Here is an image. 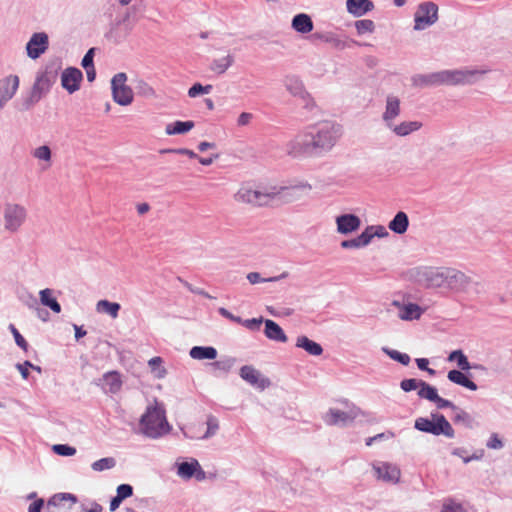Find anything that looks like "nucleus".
<instances>
[{"mask_svg": "<svg viewBox=\"0 0 512 512\" xmlns=\"http://www.w3.org/2000/svg\"><path fill=\"white\" fill-rule=\"evenodd\" d=\"M312 186L308 182H302L290 187H272L270 191L276 192L275 200L282 203H290L301 197V192L311 191Z\"/></svg>", "mask_w": 512, "mask_h": 512, "instance_id": "nucleus-11", "label": "nucleus"}, {"mask_svg": "<svg viewBox=\"0 0 512 512\" xmlns=\"http://www.w3.org/2000/svg\"><path fill=\"white\" fill-rule=\"evenodd\" d=\"M15 367L20 372L22 378L26 380L29 377V370L28 369L30 367H33V364L30 361L26 360L23 363H17L15 365Z\"/></svg>", "mask_w": 512, "mask_h": 512, "instance_id": "nucleus-61", "label": "nucleus"}, {"mask_svg": "<svg viewBox=\"0 0 512 512\" xmlns=\"http://www.w3.org/2000/svg\"><path fill=\"white\" fill-rule=\"evenodd\" d=\"M417 394L420 398L429 400L431 402H434L438 396L437 389L425 381H422Z\"/></svg>", "mask_w": 512, "mask_h": 512, "instance_id": "nucleus-43", "label": "nucleus"}, {"mask_svg": "<svg viewBox=\"0 0 512 512\" xmlns=\"http://www.w3.org/2000/svg\"><path fill=\"white\" fill-rule=\"evenodd\" d=\"M422 381L423 380H418L414 378L404 379L400 382V388L404 392H410L416 389L419 390Z\"/></svg>", "mask_w": 512, "mask_h": 512, "instance_id": "nucleus-51", "label": "nucleus"}, {"mask_svg": "<svg viewBox=\"0 0 512 512\" xmlns=\"http://www.w3.org/2000/svg\"><path fill=\"white\" fill-rule=\"evenodd\" d=\"M441 512H465V509L460 503L449 500L443 504Z\"/></svg>", "mask_w": 512, "mask_h": 512, "instance_id": "nucleus-59", "label": "nucleus"}, {"mask_svg": "<svg viewBox=\"0 0 512 512\" xmlns=\"http://www.w3.org/2000/svg\"><path fill=\"white\" fill-rule=\"evenodd\" d=\"M78 502L77 497L71 493H57L46 503L47 512H73Z\"/></svg>", "mask_w": 512, "mask_h": 512, "instance_id": "nucleus-12", "label": "nucleus"}, {"mask_svg": "<svg viewBox=\"0 0 512 512\" xmlns=\"http://www.w3.org/2000/svg\"><path fill=\"white\" fill-rule=\"evenodd\" d=\"M212 88L213 87L210 84L203 86L201 83H195L189 88L188 96L190 98H195L200 95L209 94Z\"/></svg>", "mask_w": 512, "mask_h": 512, "instance_id": "nucleus-48", "label": "nucleus"}, {"mask_svg": "<svg viewBox=\"0 0 512 512\" xmlns=\"http://www.w3.org/2000/svg\"><path fill=\"white\" fill-rule=\"evenodd\" d=\"M291 27L300 34H307L313 30L314 24L308 14L299 13L292 18Z\"/></svg>", "mask_w": 512, "mask_h": 512, "instance_id": "nucleus-24", "label": "nucleus"}, {"mask_svg": "<svg viewBox=\"0 0 512 512\" xmlns=\"http://www.w3.org/2000/svg\"><path fill=\"white\" fill-rule=\"evenodd\" d=\"M337 231L347 235L360 228L361 220L355 214H342L336 218Z\"/></svg>", "mask_w": 512, "mask_h": 512, "instance_id": "nucleus-20", "label": "nucleus"}, {"mask_svg": "<svg viewBox=\"0 0 512 512\" xmlns=\"http://www.w3.org/2000/svg\"><path fill=\"white\" fill-rule=\"evenodd\" d=\"M288 275H289L288 272H283L282 274H280L278 276L262 278L260 273L250 272L247 274V280L249 281L250 284L254 285V284L265 283V282H277L281 279L287 278Z\"/></svg>", "mask_w": 512, "mask_h": 512, "instance_id": "nucleus-42", "label": "nucleus"}, {"mask_svg": "<svg viewBox=\"0 0 512 512\" xmlns=\"http://www.w3.org/2000/svg\"><path fill=\"white\" fill-rule=\"evenodd\" d=\"M265 323V336L273 341L285 343L288 338L284 333L283 329L273 320L267 319Z\"/></svg>", "mask_w": 512, "mask_h": 512, "instance_id": "nucleus-29", "label": "nucleus"}, {"mask_svg": "<svg viewBox=\"0 0 512 512\" xmlns=\"http://www.w3.org/2000/svg\"><path fill=\"white\" fill-rule=\"evenodd\" d=\"M116 495L124 500L133 495V487L130 484H120L117 487Z\"/></svg>", "mask_w": 512, "mask_h": 512, "instance_id": "nucleus-60", "label": "nucleus"}, {"mask_svg": "<svg viewBox=\"0 0 512 512\" xmlns=\"http://www.w3.org/2000/svg\"><path fill=\"white\" fill-rule=\"evenodd\" d=\"M136 89L140 95L145 97H153L155 95L154 89L143 80L138 82Z\"/></svg>", "mask_w": 512, "mask_h": 512, "instance_id": "nucleus-57", "label": "nucleus"}, {"mask_svg": "<svg viewBox=\"0 0 512 512\" xmlns=\"http://www.w3.org/2000/svg\"><path fill=\"white\" fill-rule=\"evenodd\" d=\"M448 360L449 361H456L457 362V366L462 371H468V370H470L472 368L480 369V370H484L485 369L484 366H482L480 364H475L474 366H471V364L468 361L467 356L463 353L462 350H454V351H452L449 354Z\"/></svg>", "mask_w": 512, "mask_h": 512, "instance_id": "nucleus-34", "label": "nucleus"}, {"mask_svg": "<svg viewBox=\"0 0 512 512\" xmlns=\"http://www.w3.org/2000/svg\"><path fill=\"white\" fill-rule=\"evenodd\" d=\"M487 73V70L477 69H453L438 71L439 83L441 85H469L478 81L479 76Z\"/></svg>", "mask_w": 512, "mask_h": 512, "instance_id": "nucleus-5", "label": "nucleus"}, {"mask_svg": "<svg viewBox=\"0 0 512 512\" xmlns=\"http://www.w3.org/2000/svg\"><path fill=\"white\" fill-rule=\"evenodd\" d=\"M264 322L263 318H252V319H246L242 320V324L244 327L251 331H258Z\"/></svg>", "mask_w": 512, "mask_h": 512, "instance_id": "nucleus-58", "label": "nucleus"}, {"mask_svg": "<svg viewBox=\"0 0 512 512\" xmlns=\"http://www.w3.org/2000/svg\"><path fill=\"white\" fill-rule=\"evenodd\" d=\"M193 121H175L166 125L165 132L167 135L185 134L194 127Z\"/></svg>", "mask_w": 512, "mask_h": 512, "instance_id": "nucleus-39", "label": "nucleus"}, {"mask_svg": "<svg viewBox=\"0 0 512 512\" xmlns=\"http://www.w3.org/2000/svg\"><path fill=\"white\" fill-rule=\"evenodd\" d=\"M276 192L269 189L257 190L249 185H243L235 193L234 200L239 203L253 206H268L275 201Z\"/></svg>", "mask_w": 512, "mask_h": 512, "instance_id": "nucleus-6", "label": "nucleus"}, {"mask_svg": "<svg viewBox=\"0 0 512 512\" xmlns=\"http://www.w3.org/2000/svg\"><path fill=\"white\" fill-rule=\"evenodd\" d=\"M409 227V218L403 211H399L389 222L388 228L396 234H404Z\"/></svg>", "mask_w": 512, "mask_h": 512, "instance_id": "nucleus-32", "label": "nucleus"}, {"mask_svg": "<svg viewBox=\"0 0 512 512\" xmlns=\"http://www.w3.org/2000/svg\"><path fill=\"white\" fill-rule=\"evenodd\" d=\"M382 350L392 360L397 361V362L401 363L402 365L407 366L411 361L410 356L406 353H402V352H400L398 350H394V349H389L387 347L382 348Z\"/></svg>", "mask_w": 512, "mask_h": 512, "instance_id": "nucleus-45", "label": "nucleus"}, {"mask_svg": "<svg viewBox=\"0 0 512 512\" xmlns=\"http://www.w3.org/2000/svg\"><path fill=\"white\" fill-rule=\"evenodd\" d=\"M486 446L489 449H501L503 447V442L496 433H493L487 441Z\"/></svg>", "mask_w": 512, "mask_h": 512, "instance_id": "nucleus-62", "label": "nucleus"}, {"mask_svg": "<svg viewBox=\"0 0 512 512\" xmlns=\"http://www.w3.org/2000/svg\"><path fill=\"white\" fill-rule=\"evenodd\" d=\"M162 362L161 357H153L148 362L151 371L157 378H163L166 375V370L162 367Z\"/></svg>", "mask_w": 512, "mask_h": 512, "instance_id": "nucleus-49", "label": "nucleus"}, {"mask_svg": "<svg viewBox=\"0 0 512 512\" xmlns=\"http://www.w3.org/2000/svg\"><path fill=\"white\" fill-rule=\"evenodd\" d=\"M49 46V38L45 32L34 33L26 44L28 57L31 59L39 58Z\"/></svg>", "mask_w": 512, "mask_h": 512, "instance_id": "nucleus-14", "label": "nucleus"}, {"mask_svg": "<svg viewBox=\"0 0 512 512\" xmlns=\"http://www.w3.org/2000/svg\"><path fill=\"white\" fill-rule=\"evenodd\" d=\"M53 74L45 72L36 78V81L32 87L33 100L41 99L42 93L49 90L52 82Z\"/></svg>", "mask_w": 512, "mask_h": 512, "instance_id": "nucleus-30", "label": "nucleus"}, {"mask_svg": "<svg viewBox=\"0 0 512 512\" xmlns=\"http://www.w3.org/2000/svg\"><path fill=\"white\" fill-rule=\"evenodd\" d=\"M237 362V359L235 357L231 356H225L221 358L220 360L214 361L210 363V366L212 367L214 371V375L218 376L217 372L221 373H228L231 371V369L235 366Z\"/></svg>", "mask_w": 512, "mask_h": 512, "instance_id": "nucleus-37", "label": "nucleus"}, {"mask_svg": "<svg viewBox=\"0 0 512 512\" xmlns=\"http://www.w3.org/2000/svg\"><path fill=\"white\" fill-rule=\"evenodd\" d=\"M347 11L355 17H361L374 8L371 0H347Z\"/></svg>", "mask_w": 512, "mask_h": 512, "instance_id": "nucleus-26", "label": "nucleus"}, {"mask_svg": "<svg viewBox=\"0 0 512 512\" xmlns=\"http://www.w3.org/2000/svg\"><path fill=\"white\" fill-rule=\"evenodd\" d=\"M4 227L11 233L17 232L24 224L27 211L25 207L16 203H7L3 212Z\"/></svg>", "mask_w": 512, "mask_h": 512, "instance_id": "nucleus-8", "label": "nucleus"}, {"mask_svg": "<svg viewBox=\"0 0 512 512\" xmlns=\"http://www.w3.org/2000/svg\"><path fill=\"white\" fill-rule=\"evenodd\" d=\"M33 156L39 160L50 161L51 149L47 145L40 146L33 151Z\"/></svg>", "mask_w": 512, "mask_h": 512, "instance_id": "nucleus-52", "label": "nucleus"}, {"mask_svg": "<svg viewBox=\"0 0 512 512\" xmlns=\"http://www.w3.org/2000/svg\"><path fill=\"white\" fill-rule=\"evenodd\" d=\"M447 378L449 381L465 387L471 391H476L478 386L475 382L470 380L462 371L460 370H450L447 374Z\"/></svg>", "mask_w": 512, "mask_h": 512, "instance_id": "nucleus-31", "label": "nucleus"}, {"mask_svg": "<svg viewBox=\"0 0 512 512\" xmlns=\"http://www.w3.org/2000/svg\"><path fill=\"white\" fill-rule=\"evenodd\" d=\"M116 466V460L113 457L101 458L91 464V468L95 472H102L113 469Z\"/></svg>", "mask_w": 512, "mask_h": 512, "instance_id": "nucleus-44", "label": "nucleus"}, {"mask_svg": "<svg viewBox=\"0 0 512 512\" xmlns=\"http://www.w3.org/2000/svg\"><path fill=\"white\" fill-rule=\"evenodd\" d=\"M299 100L302 101V107L309 112H313L317 108L315 100L308 91H306L305 95L301 96Z\"/></svg>", "mask_w": 512, "mask_h": 512, "instance_id": "nucleus-54", "label": "nucleus"}, {"mask_svg": "<svg viewBox=\"0 0 512 512\" xmlns=\"http://www.w3.org/2000/svg\"><path fill=\"white\" fill-rule=\"evenodd\" d=\"M234 63V57L228 54L225 57L214 59L210 64V70L216 74H224Z\"/></svg>", "mask_w": 512, "mask_h": 512, "instance_id": "nucleus-40", "label": "nucleus"}, {"mask_svg": "<svg viewBox=\"0 0 512 512\" xmlns=\"http://www.w3.org/2000/svg\"><path fill=\"white\" fill-rule=\"evenodd\" d=\"M120 308L121 306L119 303L110 302L108 300H100L96 304V310L99 313H106L110 315L113 319L118 317Z\"/></svg>", "mask_w": 512, "mask_h": 512, "instance_id": "nucleus-41", "label": "nucleus"}, {"mask_svg": "<svg viewBox=\"0 0 512 512\" xmlns=\"http://www.w3.org/2000/svg\"><path fill=\"white\" fill-rule=\"evenodd\" d=\"M434 403L436 404V407L438 409H444V408H450L451 410L456 409V405L451 402L450 400L444 399L440 397L439 395L434 400Z\"/></svg>", "mask_w": 512, "mask_h": 512, "instance_id": "nucleus-63", "label": "nucleus"}, {"mask_svg": "<svg viewBox=\"0 0 512 512\" xmlns=\"http://www.w3.org/2000/svg\"><path fill=\"white\" fill-rule=\"evenodd\" d=\"M342 135L339 124L321 121L305 127L286 145L293 157L321 156L330 152Z\"/></svg>", "mask_w": 512, "mask_h": 512, "instance_id": "nucleus-1", "label": "nucleus"}, {"mask_svg": "<svg viewBox=\"0 0 512 512\" xmlns=\"http://www.w3.org/2000/svg\"><path fill=\"white\" fill-rule=\"evenodd\" d=\"M177 474L183 479H190L193 476H195L197 480L205 478V472L196 459L177 464Z\"/></svg>", "mask_w": 512, "mask_h": 512, "instance_id": "nucleus-18", "label": "nucleus"}, {"mask_svg": "<svg viewBox=\"0 0 512 512\" xmlns=\"http://www.w3.org/2000/svg\"><path fill=\"white\" fill-rule=\"evenodd\" d=\"M82 78L83 74L80 69L68 67L62 72L61 85L71 94L79 90Z\"/></svg>", "mask_w": 512, "mask_h": 512, "instance_id": "nucleus-17", "label": "nucleus"}, {"mask_svg": "<svg viewBox=\"0 0 512 512\" xmlns=\"http://www.w3.org/2000/svg\"><path fill=\"white\" fill-rule=\"evenodd\" d=\"M414 427L421 432L430 433L435 436L444 435L447 438L455 436L454 429L449 421L438 412L431 413V419L426 417L417 418Z\"/></svg>", "mask_w": 512, "mask_h": 512, "instance_id": "nucleus-4", "label": "nucleus"}, {"mask_svg": "<svg viewBox=\"0 0 512 512\" xmlns=\"http://www.w3.org/2000/svg\"><path fill=\"white\" fill-rule=\"evenodd\" d=\"M355 28L359 35H363L365 33L374 32L375 24L370 19H362V20H357L355 22Z\"/></svg>", "mask_w": 512, "mask_h": 512, "instance_id": "nucleus-47", "label": "nucleus"}, {"mask_svg": "<svg viewBox=\"0 0 512 512\" xmlns=\"http://www.w3.org/2000/svg\"><path fill=\"white\" fill-rule=\"evenodd\" d=\"M121 375L117 371H109L103 375V388L105 392L116 394L121 390Z\"/></svg>", "mask_w": 512, "mask_h": 512, "instance_id": "nucleus-28", "label": "nucleus"}, {"mask_svg": "<svg viewBox=\"0 0 512 512\" xmlns=\"http://www.w3.org/2000/svg\"><path fill=\"white\" fill-rule=\"evenodd\" d=\"M286 90L295 98H300L307 91L303 81L295 75H288L283 80Z\"/></svg>", "mask_w": 512, "mask_h": 512, "instance_id": "nucleus-25", "label": "nucleus"}, {"mask_svg": "<svg viewBox=\"0 0 512 512\" xmlns=\"http://www.w3.org/2000/svg\"><path fill=\"white\" fill-rule=\"evenodd\" d=\"M372 469L377 480L391 484H397L400 480L401 471L395 464L379 461L372 464Z\"/></svg>", "mask_w": 512, "mask_h": 512, "instance_id": "nucleus-13", "label": "nucleus"}, {"mask_svg": "<svg viewBox=\"0 0 512 512\" xmlns=\"http://www.w3.org/2000/svg\"><path fill=\"white\" fill-rule=\"evenodd\" d=\"M438 20V6L434 2L419 4L414 14V30L422 31L432 26Z\"/></svg>", "mask_w": 512, "mask_h": 512, "instance_id": "nucleus-7", "label": "nucleus"}, {"mask_svg": "<svg viewBox=\"0 0 512 512\" xmlns=\"http://www.w3.org/2000/svg\"><path fill=\"white\" fill-rule=\"evenodd\" d=\"M19 87V77L9 75L0 79V110L13 98Z\"/></svg>", "mask_w": 512, "mask_h": 512, "instance_id": "nucleus-15", "label": "nucleus"}, {"mask_svg": "<svg viewBox=\"0 0 512 512\" xmlns=\"http://www.w3.org/2000/svg\"><path fill=\"white\" fill-rule=\"evenodd\" d=\"M240 377L250 385L264 390L270 385L268 378L262 377L261 373L253 366L245 365L240 369Z\"/></svg>", "mask_w": 512, "mask_h": 512, "instance_id": "nucleus-16", "label": "nucleus"}, {"mask_svg": "<svg viewBox=\"0 0 512 512\" xmlns=\"http://www.w3.org/2000/svg\"><path fill=\"white\" fill-rule=\"evenodd\" d=\"M411 85L415 88L424 89L440 86L438 71L428 74H415L411 77Z\"/></svg>", "mask_w": 512, "mask_h": 512, "instance_id": "nucleus-22", "label": "nucleus"}, {"mask_svg": "<svg viewBox=\"0 0 512 512\" xmlns=\"http://www.w3.org/2000/svg\"><path fill=\"white\" fill-rule=\"evenodd\" d=\"M9 329H10L11 333H12V334H13V336H14V339H15L16 344H17L21 349H23L24 351H27V349H28V343H27V341L24 339V337L19 333V331L16 329V327H15L13 324H10V325H9Z\"/></svg>", "mask_w": 512, "mask_h": 512, "instance_id": "nucleus-55", "label": "nucleus"}, {"mask_svg": "<svg viewBox=\"0 0 512 512\" xmlns=\"http://www.w3.org/2000/svg\"><path fill=\"white\" fill-rule=\"evenodd\" d=\"M392 304L400 309L399 318L404 321L417 320L424 312V310L415 303L402 305L399 301L395 300Z\"/></svg>", "mask_w": 512, "mask_h": 512, "instance_id": "nucleus-21", "label": "nucleus"}, {"mask_svg": "<svg viewBox=\"0 0 512 512\" xmlns=\"http://www.w3.org/2000/svg\"><path fill=\"white\" fill-rule=\"evenodd\" d=\"M353 419L354 416H352L348 412H344L338 409H330L327 414L326 422L330 425L345 426L348 423L352 422Z\"/></svg>", "mask_w": 512, "mask_h": 512, "instance_id": "nucleus-33", "label": "nucleus"}, {"mask_svg": "<svg viewBox=\"0 0 512 512\" xmlns=\"http://www.w3.org/2000/svg\"><path fill=\"white\" fill-rule=\"evenodd\" d=\"M372 230L373 228H369L368 226L359 236H357L361 248L369 245L371 240L374 238Z\"/></svg>", "mask_w": 512, "mask_h": 512, "instance_id": "nucleus-56", "label": "nucleus"}, {"mask_svg": "<svg viewBox=\"0 0 512 512\" xmlns=\"http://www.w3.org/2000/svg\"><path fill=\"white\" fill-rule=\"evenodd\" d=\"M142 433L151 439H158L171 430L166 419L165 409L155 400L154 405L148 406L140 419Z\"/></svg>", "mask_w": 512, "mask_h": 512, "instance_id": "nucleus-2", "label": "nucleus"}, {"mask_svg": "<svg viewBox=\"0 0 512 512\" xmlns=\"http://www.w3.org/2000/svg\"><path fill=\"white\" fill-rule=\"evenodd\" d=\"M444 279V288H447L454 292L466 293L469 291L470 286L472 284H475L471 277L466 275L464 272L454 268L446 267V275Z\"/></svg>", "mask_w": 512, "mask_h": 512, "instance_id": "nucleus-10", "label": "nucleus"}, {"mask_svg": "<svg viewBox=\"0 0 512 512\" xmlns=\"http://www.w3.org/2000/svg\"><path fill=\"white\" fill-rule=\"evenodd\" d=\"M296 346L304 349L308 354L313 356H319L323 353L322 346L309 339L307 336H299L296 341Z\"/></svg>", "mask_w": 512, "mask_h": 512, "instance_id": "nucleus-35", "label": "nucleus"}, {"mask_svg": "<svg viewBox=\"0 0 512 512\" xmlns=\"http://www.w3.org/2000/svg\"><path fill=\"white\" fill-rule=\"evenodd\" d=\"M422 127L419 121H403L400 124L393 122L391 126H387L395 135L405 137L413 132L418 131Z\"/></svg>", "mask_w": 512, "mask_h": 512, "instance_id": "nucleus-23", "label": "nucleus"}, {"mask_svg": "<svg viewBox=\"0 0 512 512\" xmlns=\"http://www.w3.org/2000/svg\"><path fill=\"white\" fill-rule=\"evenodd\" d=\"M40 302L42 305L49 307L53 312L60 313L61 305L56 298L53 297V290L45 288L39 292Z\"/></svg>", "mask_w": 512, "mask_h": 512, "instance_id": "nucleus-38", "label": "nucleus"}, {"mask_svg": "<svg viewBox=\"0 0 512 512\" xmlns=\"http://www.w3.org/2000/svg\"><path fill=\"white\" fill-rule=\"evenodd\" d=\"M401 113V102L400 99L395 95H388L386 97L385 110L382 114V121L385 126H391L395 119Z\"/></svg>", "mask_w": 512, "mask_h": 512, "instance_id": "nucleus-19", "label": "nucleus"}, {"mask_svg": "<svg viewBox=\"0 0 512 512\" xmlns=\"http://www.w3.org/2000/svg\"><path fill=\"white\" fill-rule=\"evenodd\" d=\"M189 355L197 360H214L217 357V350L212 346H194L190 349Z\"/></svg>", "mask_w": 512, "mask_h": 512, "instance_id": "nucleus-36", "label": "nucleus"}, {"mask_svg": "<svg viewBox=\"0 0 512 512\" xmlns=\"http://www.w3.org/2000/svg\"><path fill=\"white\" fill-rule=\"evenodd\" d=\"M445 267H416L410 271V278L426 289L444 288Z\"/></svg>", "mask_w": 512, "mask_h": 512, "instance_id": "nucleus-3", "label": "nucleus"}, {"mask_svg": "<svg viewBox=\"0 0 512 512\" xmlns=\"http://www.w3.org/2000/svg\"><path fill=\"white\" fill-rule=\"evenodd\" d=\"M93 58H94V48H90L86 52V54L84 55V57L82 59V62H81L82 67L88 68V69H89V67H94Z\"/></svg>", "mask_w": 512, "mask_h": 512, "instance_id": "nucleus-64", "label": "nucleus"}, {"mask_svg": "<svg viewBox=\"0 0 512 512\" xmlns=\"http://www.w3.org/2000/svg\"><path fill=\"white\" fill-rule=\"evenodd\" d=\"M206 424H207V431L202 436V439H208V438L212 437L213 435L216 434V432L219 429L218 420L212 415L208 416Z\"/></svg>", "mask_w": 512, "mask_h": 512, "instance_id": "nucleus-50", "label": "nucleus"}, {"mask_svg": "<svg viewBox=\"0 0 512 512\" xmlns=\"http://www.w3.org/2000/svg\"><path fill=\"white\" fill-rule=\"evenodd\" d=\"M127 75L123 72L117 73L111 80L113 100L121 105L127 106L133 101V91L126 85Z\"/></svg>", "mask_w": 512, "mask_h": 512, "instance_id": "nucleus-9", "label": "nucleus"}, {"mask_svg": "<svg viewBox=\"0 0 512 512\" xmlns=\"http://www.w3.org/2000/svg\"><path fill=\"white\" fill-rule=\"evenodd\" d=\"M452 411L454 412L453 421L455 423H463L466 427H472L473 419L469 413L457 406Z\"/></svg>", "mask_w": 512, "mask_h": 512, "instance_id": "nucleus-46", "label": "nucleus"}, {"mask_svg": "<svg viewBox=\"0 0 512 512\" xmlns=\"http://www.w3.org/2000/svg\"><path fill=\"white\" fill-rule=\"evenodd\" d=\"M325 43L330 44L332 48L340 51L347 48H351L353 45H360L359 42L353 39L342 37L341 35L330 31H327Z\"/></svg>", "mask_w": 512, "mask_h": 512, "instance_id": "nucleus-27", "label": "nucleus"}, {"mask_svg": "<svg viewBox=\"0 0 512 512\" xmlns=\"http://www.w3.org/2000/svg\"><path fill=\"white\" fill-rule=\"evenodd\" d=\"M53 451L60 456H73L76 453V449L67 444H56Z\"/></svg>", "mask_w": 512, "mask_h": 512, "instance_id": "nucleus-53", "label": "nucleus"}]
</instances>
